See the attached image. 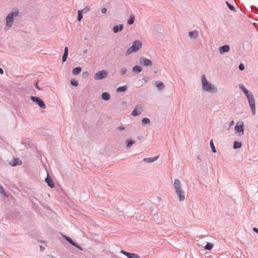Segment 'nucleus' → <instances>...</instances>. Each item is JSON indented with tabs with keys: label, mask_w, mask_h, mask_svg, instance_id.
<instances>
[{
	"label": "nucleus",
	"mask_w": 258,
	"mask_h": 258,
	"mask_svg": "<svg viewBox=\"0 0 258 258\" xmlns=\"http://www.w3.org/2000/svg\"><path fill=\"white\" fill-rule=\"evenodd\" d=\"M19 14V11L15 9L7 15L6 18V25L5 28V30H9L13 25L14 22V18L17 17Z\"/></svg>",
	"instance_id": "obj_3"
},
{
	"label": "nucleus",
	"mask_w": 258,
	"mask_h": 258,
	"mask_svg": "<svg viewBox=\"0 0 258 258\" xmlns=\"http://www.w3.org/2000/svg\"><path fill=\"white\" fill-rule=\"evenodd\" d=\"M1 192L2 195L6 196V192L5 191L4 189L2 186H1Z\"/></svg>",
	"instance_id": "obj_42"
},
{
	"label": "nucleus",
	"mask_w": 258,
	"mask_h": 258,
	"mask_svg": "<svg viewBox=\"0 0 258 258\" xmlns=\"http://www.w3.org/2000/svg\"><path fill=\"white\" fill-rule=\"evenodd\" d=\"M135 21V16L133 15L130 16L129 19L127 20V24L130 25H132Z\"/></svg>",
	"instance_id": "obj_24"
},
{
	"label": "nucleus",
	"mask_w": 258,
	"mask_h": 258,
	"mask_svg": "<svg viewBox=\"0 0 258 258\" xmlns=\"http://www.w3.org/2000/svg\"><path fill=\"white\" fill-rule=\"evenodd\" d=\"M140 63L145 67H148V66H152V61L145 57H141L139 59Z\"/></svg>",
	"instance_id": "obj_9"
},
{
	"label": "nucleus",
	"mask_w": 258,
	"mask_h": 258,
	"mask_svg": "<svg viewBox=\"0 0 258 258\" xmlns=\"http://www.w3.org/2000/svg\"><path fill=\"white\" fill-rule=\"evenodd\" d=\"M155 86L158 88L159 90H162L165 88L164 83L160 81H157L155 83Z\"/></svg>",
	"instance_id": "obj_15"
},
{
	"label": "nucleus",
	"mask_w": 258,
	"mask_h": 258,
	"mask_svg": "<svg viewBox=\"0 0 258 258\" xmlns=\"http://www.w3.org/2000/svg\"><path fill=\"white\" fill-rule=\"evenodd\" d=\"M158 156L153 157H150V158H145L143 159V161L148 163H152L154 161H155L158 158Z\"/></svg>",
	"instance_id": "obj_18"
},
{
	"label": "nucleus",
	"mask_w": 258,
	"mask_h": 258,
	"mask_svg": "<svg viewBox=\"0 0 258 258\" xmlns=\"http://www.w3.org/2000/svg\"><path fill=\"white\" fill-rule=\"evenodd\" d=\"M135 143V141L132 139H127L125 141L126 148L129 149L131 146Z\"/></svg>",
	"instance_id": "obj_17"
},
{
	"label": "nucleus",
	"mask_w": 258,
	"mask_h": 258,
	"mask_svg": "<svg viewBox=\"0 0 258 258\" xmlns=\"http://www.w3.org/2000/svg\"><path fill=\"white\" fill-rule=\"evenodd\" d=\"M82 69L81 67H76L72 71V73L74 75H77L81 72Z\"/></svg>",
	"instance_id": "obj_21"
},
{
	"label": "nucleus",
	"mask_w": 258,
	"mask_h": 258,
	"mask_svg": "<svg viewBox=\"0 0 258 258\" xmlns=\"http://www.w3.org/2000/svg\"><path fill=\"white\" fill-rule=\"evenodd\" d=\"M238 68L240 71L243 70L244 69V64L242 63H240V64L239 65Z\"/></svg>",
	"instance_id": "obj_39"
},
{
	"label": "nucleus",
	"mask_w": 258,
	"mask_h": 258,
	"mask_svg": "<svg viewBox=\"0 0 258 258\" xmlns=\"http://www.w3.org/2000/svg\"><path fill=\"white\" fill-rule=\"evenodd\" d=\"M4 74V71L3 70L0 68V74Z\"/></svg>",
	"instance_id": "obj_49"
},
{
	"label": "nucleus",
	"mask_w": 258,
	"mask_h": 258,
	"mask_svg": "<svg viewBox=\"0 0 258 258\" xmlns=\"http://www.w3.org/2000/svg\"><path fill=\"white\" fill-rule=\"evenodd\" d=\"M131 258H140V256L136 253H133Z\"/></svg>",
	"instance_id": "obj_40"
},
{
	"label": "nucleus",
	"mask_w": 258,
	"mask_h": 258,
	"mask_svg": "<svg viewBox=\"0 0 258 258\" xmlns=\"http://www.w3.org/2000/svg\"><path fill=\"white\" fill-rule=\"evenodd\" d=\"M62 237L72 245L75 243V242L70 237L65 235H62Z\"/></svg>",
	"instance_id": "obj_26"
},
{
	"label": "nucleus",
	"mask_w": 258,
	"mask_h": 258,
	"mask_svg": "<svg viewBox=\"0 0 258 258\" xmlns=\"http://www.w3.org/2000/svg\"><path fill=\"white\" fill-rule=\"evenodd\" d=\"M133 71L134 73H140L142 71V68L140 66H135L133 68Z\"/></svg>",
	"instance_id": "obj_25"
},
{
	"label": "nucleus",
	"mask_w": 258,
	"mask_h": 258,
	"mask_svg": "<svg viewBox=\"0 0 258 258\" xmlns=\"http://www.w3.org/2000/svg\"><path fill=\"white\" fill-rule=\"evenodd\" d=\"M90 10V8L88 6H86L83 9L80 10L82 13L86 14Z\"/></svg>",
	"instance_id": "obj_31"
},
{
	"label": "nucleus",
	"mask_w": 258,
	"mask_h": 258,
	"mask_svg": "<svg viewBox=\"0 0 258 258\" xmlns=\"http://www.w3.org/2000/svg\"><path fill=\"white\" fill-rule=\"evenodd\" d=\"M252 230L254 232H255V233L258 234V228H257L256 227H254V228H253Z\"/></svg>",
	"instance_id": "obj_47"
},
{
	"label": "nucleus",
	"mask_w": 258,
	"mask_h": 258,
	"mask_svg": "<svg viewBox=\"0 0 258 258\" xmlns=\"http://www.w3.org/2000/svg\"><path fill=\"white\" fill-rule=\"evenodd\" d=\"M31 99L33 102L36 103L37 105L42 108H45L46 105L44 101L38 97L31 96Z\"/></svg>",
	"instance_id": "obj_6"
},
{
	"label": "nucleus",
	"mask_w": 258,
	"mask_h": 258,
	"mask_svg": "<svg viewBox=\"0 0 258 258\" xmlns=\"http://www.w3.org/2000/svg\"><path fill=\"white\" fill-rule=\"evenodd\" d=\"M251 10L256 13H258V9L254 6L251 7Z\"/></svg>",
	"instance_id": "obj_37"
},
{
	"label": "nucleus",
	"mask_w": 258,
	"mask_h": 258,
	"mask_svg": "<svg viewBox=\"0 0 258 258\" xmlns=\"http://www.w3.org/2000/svg\"><path fill=\"white\" fill-rule=\"evenodd\" d=\"M102 99L105 101H108L110 98V95L108 92H104L101 95Z\"/></svg>",
	"instance_id": "obj_20"
},
{
	"label": "nucleus",
	"mask_w": 258,
	"mask_h": 258,
	"mask_svg": "<svg viewBox=\"0 0 258 258\" xmlns=\"http://www.w3.org/2000/svg\"><path fill=\"white\" fill-rule=\"evenodd\" d=\"M150 123V120L147 117H144L142 119V124L143 125H146Z\"/></svg>",
	"instance_id": "obj_23"
},
{
	"label": "nucleus",
	"mask_w": 258,
	"mask_h": 258,
	"mask_svg": "<svg viewBox=\"0 0 258 258\" xmlns=\"http://www.w3.org/2000/svg\"><path fill=\"white\" fill-rule=\"evenodd\" d=\"M35 87L38 89V90H41V89L39 87L38 85V83L36 82L35 83Z\"/></svg>",
	"instance_id": "obj_46"
},
{
	"label": "nucleus",
	"mask_w": 258,
	"mask_h": 258,
	"mask_svg": "<svg viewBox=\"0 0 258 258\" xmlns=\"http://www.w3.org/2000/svg\"><path fill=\"white\" fill-rule=\"evenodd\" d=\"M120 252L121 253L123 254L124 255H125V256H126L128 258H131L132 255V254L133 253H130V252L125 251L123 250H121L120 251Z\"/></svg>",
	"instance_id": "obj_28"
},
{
	"label": "nucleus",
	"mask_w": 258,
	"mask_h": 258,
	"mask_svg": "<svg viewBox=\"0 0 258 258\" xmlns=\"http://www.w3.org/2000/svg\"><path fill=\"white\" fill-rule=\"evenodd\" d=\"M40 248H41V250H42V249L43 248V246H40Z\"/></svg>",
	"instance_id": "obj_51"
},
{
	"label": "nucleus",
	"mask_w": 258,
	"mask_h": 258,
	"mask_svg": "<svg viewBox=\"0 0 258 258\" xmlns=\"http://www.w3.org/2000/svg\"><path fill=\"white\" fill-rule=\"evenodd\" d=\"M201 83L202 87L204 91L212 93L217 92V87L209 82L204 75H202L201 76Z\"/></svg>",
	"instance_id": "obj_1"
},
{
	"label": "nucleus",
	"mask_w": 258,
	"mask_h": 258,
	"mask_svg": "<svg viewBox=\"0 0 258 258\" xmlns=\"http://www.w3.org/2000/svg\"><path fill=\"white\" fill-rule=\"evenodd\" d=\"M127 87L126 86H120L117 89V92H122L126 90Z\"/></svg>",
	"instance_id": "obj_29"
},
{
	"label": "nucleus",
	"mask_w": 258,
	"mask_h": 258,
	"mask_svg": "<svg viewBox=\"0 0 258 258\" xmlns=\"http://www.w3.org/2000/svg\"><path fill=\"white\" fill-rule=\"evenodd\" d=\"M226 4L227 7H228V8L230 10L233 11H235V9L232 5H230L228 2H226Z\"/></svg>",
	"instance_id": "obj_34"
},
{
	"label": "nucleus",
	"mask_w": 258,
	"mask_h": 258,
	"mask_svg": "<svg viewBox=\"0 0 258 258\" xmlns=\"http://www.w3.org/2000/svg\"><path fill=\"white\" fill-rule=\"evenodd\" d=\"M83 77H88V75H89V74L87 72H84L83 74Z\"/></svg>",
	"instance_id": "obj_43"
},
{
	"label": "nucleus",
	"mask_w": 258,
	"mask_h": 258,
	"mask_svg": "<svg viewBox=\"0 0 258 258\" xmlns=\"http://www.w3.org/2000/svg\"><path fill=\"white\" fill-rule=\"evenodd\" d=\"M242 144L240 142L235 141L233 144V148L234 149H238L241 147Z\"/></svg>",
	"instance_id": "obj_27"
},
{
	"label": "nucleus",
	"mask_w": 258,
	"mask_h": 258,
	"mask_svg": "<svg viewBox=\"0 0 258 258\" xmlns=\"http://www.w3.org/2000/svg\"><path fill=\"white\" fill-rule=\"evenodd\" d=\"M107 72L103 70L97 72L95 75L94 78L95 80H100L106 78L107 76Z\"/></svg>",
	"instance_id": "obj_5"
},
{
	"label": "nucleus",
	"mask_w": 258,
	"mask_h": 258,
	"mask_svg": "<svg viewBox=\"0 0 258 258\" xmlns=\"http://www.w3.org/2000/svg\"><path fill=\"white\" fill-rule=\"evenodd\" d=\"M248 103L250 106V109L252 111V113L253 115L255 114V100L254 97H252L249 99H248Z\"/></svg>",
	"instance_id": "obj_11"
},
{
	"label": "nucleus",
	"mask_w": 258,
	"mask_h": 258,
	"mask_svg": "<svg viewBox=\"0 0 258 258\" xmlns=\"http://www.w3.org/2000/svg\"><path fill=\"white\" fill-rule=\"evenodd\" d=\"M68 55V48L66 47L64 50V53L62 57V61L63 62L66 61Z\"/></svg>",
	"instance_id": "obj_19"
},
{
	"label": "nucleus",
	"mask_w": 258,
	"mask_h": 258,
	"mask_svg": "<svg viewBox=\"0 0 258 258\" xmlns=\"http://www.w3.org/2000/svg\"><path fill=\"white\" fill-rule=\"evenodd\" d=\"M127 70L124 68H122L120 71V74L121 75L123 76L124 75L127 73Z\"/></svg>",
	"instance_id": "obj_36"
},
{
	"label": "nucleus",
	"mask_w": 258,
	"mask_h": 258,
	"mask_svg": "<svg viewBox=\"0 0 258 258\" xmlns=\"http://www.w3.org/2000/svg\"><path fill=\"white\" fill-rule=\"evenodd\" d=\"M213 247V245L210 243V242H207L206 245L205 246L204 248H205V249H207V250H211L212 249Z\"/></svg>",
	"instance_id": "obj_30"
},
{
	"label": "nucleus",
	"mask_w": 258,
	"mask_h": 258,
	"mask_svg": "<svg viewBox=\"0 0 258 258\" xmlns=\"http://www.w3.org/2000/svg\"><path fill=\"white\" fill-rule=\"evenodd\" d=\"M143 111L142 106L141 105H137L132 111L131 114L133 116H137L140 115Z\"/></svg>",
	"instance_id": "obj_8"
},
{
	"label": "nucleus",
	"mask_w": 258,
	"mask_h": 258,
	"mask_svg": "<svg viewBox=\"0 0 258 258\" xmlns=\"http://www.w3.org/2000/svg\"><path fill=\"white\" fill-rule=\"evenodd\" d=\"M210 147L211 148L212 152L213 153H215L216 152V150L215 147L214 146V143H213V142L212 140L210 141Z\"/></svg>",
	"instance_id": "obj_33"
},
{
	"label": "nucleus",
	"mask_w": 258,
	"mask_h": 258,
	"mask_svg": "<svg viewBox=\"0 0 258 258\" xmlns=\"http://www.w3.org/2000/svg\"><path fill=\"white\" fill-rule=\"evenodd\" d=\"M73 246H75L76 247L78 248L80 250H82L83 248L82 247L79 246L77 243L75 242V243L73 244Z\"/></svg>",
	"instance_id": "obj_38"
},
{
	"label": "nucleus",
	"mask_w": 258,
	"mask_h": 258,
	"mask_svg": "<svg viewBox=\"0 0 258 258\" xmlns=\"http://www.w3.org/2000/svg\"><path fill=\"white\" fill-rule=\"evenodd\" d=\"M239 89L244 93L247 99L253 96L252 93L249 91L245 87L241 84L238 85Z\"/></svg>",
	"instance_id": "obj_7"
},
{
	"label": "nucleus",
	"mask_w": 258,
	"mask_h": 258,
	"mask_svg": "<svg viewBox=\"0 0 258 258\" xmlns=\"http://www.w3.org/2000/svg\"><path fill=\"white\" fill-rule=\"evenodd\" d=\"M219 52L221 54H224L225 52H227L230 50V47L228 45H224L220 46L219 48Z\"/></svg>",
	"instance_id": "obj_12"
},
{
	"label": "nucleus",
	"mask_w": 258,
	"mask_h": 258,
	"mask_svg": "<svg viewBox=\"0 0 258 258\" xmlns=\"http://www.w3.org/2000/svg\"><path fill=\"white\" fill-rule=\"evenodd\" d=\"M123 28V25L122 24H119V25H115L113 26L112 30L114 33H117L119 31H121Z\"/></svg>",
	"instance_id": "obj_14"
},
{
	"label": "nucleus",
	"mask_w": 258,
	"mask_h": 258,
	"mask_svg": "<svg viewBox=\"0 0 258 258\" xmlns=\"http://www.w3.org/2000/svg\"><path fill=\"white\" fill-rule=\"evenodd\" d=\"M236 132L239 134L241 133L242 135L244 134V123L242 121L238 122L235 126Z\"/></svg>",
	"instance_id": "obj_10"
},
{
	"label": "nucleus",
	"mask_w": 258,
	"mask_h": 258,
	"mask_svg": "<svg viewBox=\"0 0 258 258\" xmlns=\"http://www.w3.org/2000/svg\"><path fill=\"white\" fill-rule=\"evenodd\" d=\"M234 120H232L229 123V127H230L232 125H233L234 124Z\"/></svg>",
	"instance_id": "obj_48"
},
{
	"label": "nucleus",
	"mask_w": 258,
	"mask_h": 258,
	"mask_svg": "<svg viewBox=\"0 0 258 258\" xmlns=\"http://www.w3.org/2000/svg\"><path fill=\"white\" fill-rule=\"evenodd\" d=\"M142 46V43L140 40H135L131 47H128L125 51V54L128 56L133 52L138 51Z\"/></svg>",
	"instance_id": "obj_4"
},
{
	"label": "nucleus",
	"mask_w": 258,
	"mask_h": 258,
	"mask_svg": "<svg viewBox=\"0 0 258 258\" xmlns=\"http://www.w3.org/2000/svg\"><path fill=\"white\" fill-rule=\"evenodd\" d=\"M188 36L191 39H196L199 37V32L197 30L190 31L188 32Z\"/></svg>",
	"instance_id": "obj_13"
},
{
	"label": "nucleus",
	"mask_w": 258,
	"mask_h": 258,
	"mask_svg": "<svg viewBox=\"0 0 258 258\" xmlns=\"http://www.w3.org/2000/svg\"><path fill=\"white\" fill-rule=\"evenodd\" d=\"M107 12V9L105 8H103L101 9V13L102 14H105Z\"/></svg>",
	"instance_id": "obj_44"
},
{
	"label": "nucleus",
	"mask_w": 258,
	"mask_h": 258,
	"mask_svg": "<svg viewBox=\"0 0 258 258\" xmlns=\"http://www.w3.org/2000/svg\"><path fill=\"white\" fill-rule=\"evenodd\" d=\"M87 52V49L84 50V53H86Z\"/></svg>",
	"instance_id": "obj_50"
},
{
	"label": "nucleus",
	"mask_w": 258,
	"mask_h": 258,
	"mask_svg": "<svg viewBox=\"0 0 258 258\" xmlns=\"http://www.w3.org/2000/svg\"><path fill=\"white\" fill-rule=\"evenodd\" d=\"M196 159L197 160L198 163H201L202 162V160H201V158L199 156H197L196 157Z\"/></svg>",
	"instance_id": "obj_45"
},
{
	"label": "nucleus",
	"mask_w": 258,
	"mask_h": 258,
	"mask_svg": "<svg viewBox=\"0 0 258 258\" xmlns=\"http://www.w3.org/2000/svg\"><path fill=\"white\" fill-rule=\"evenodd\" d=\"M21 163H22L21 161H20L19 160V159L17 158V159H14V160L11 163V165L12 166H17L18 165H20V164H21Z\"/></svg>",
	"instance_id": "obj_22"
},
{
	"label": "nucleus",
	"mask_w": 258,
	"mask_h": 258,
	"mask_svg": "<svg viewBox=\"0 0 258 258\" xmlns=\"http://www.w3.org/2000/svg\"><path fill=\"white\" fill-rule=\"evenodd\" d=\"M174 187L175 192L179 201L182 202L185 200V192L181 187V183L178 179H175L174 180Z\"/></svg>",
	"instance_id": "obj_2"
},
{
	"label": "nucleus",
	"mask_w": 258,
	"mask_h": 258,
	"mask_svg": "<svg viewBox=\"0 0 258 258\" xmlns=\"http://www.w3.org/2000/svg\"><path fill=\"white\" fill-rule=\"evenodd\" d=\"M82 14L83 13L80 10L78 11L77 20L78 21H81V19L83 18Z\"/></svg>",
	"instance_id": "obj_32"
},
{
	"label": "nucleus",
	"mask_w": 258,
	"mask_h": 258,
	"mask_svg": "<svg viewBox=\"0 0 258 258\" xmlns=\"http://www.w3.org/2000/svg\"><path fill=\"white\" fill-rule=\"evenodd\" d=\"M45 181L49 187L52 188L54 186L53 181H52L51 178L48 176V175H47V177L45 178Z\"/></svg>",
	"instance_id": "obj_16"
},
{
	"label": "nucleus",
	"mask_w": 258,
	"mask_h": 258,
	"mask_svg": "<svg viewBox=\"0 0 258 258\" xmlns=\"http://www.w3.org/2000/svg\"><path fill=\"white\" fill-rule=\"evenodd\" d=\"M71 84L72 86L77 87L78 86V82L75 80H72L71 81Z\"/></svg>",
	"instance_id": "obj_35"
},
{
	"label": "nucleus",
	"mask_w": 258,
	"mask_h": 258,
	"mask_svg": "<svg viewBox=\"0 0 258 258\" xmlns=\"http://www.w3.org/2000/svg\"><path fill=\"white\" fill-rule=\"evenodd\" d=\"M116 129L118 131H123L125 129V127L123 126H119Z\"/></svg>",
	"instance_id": "obj_41"
}]
</instances>
